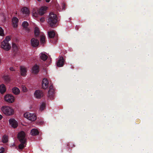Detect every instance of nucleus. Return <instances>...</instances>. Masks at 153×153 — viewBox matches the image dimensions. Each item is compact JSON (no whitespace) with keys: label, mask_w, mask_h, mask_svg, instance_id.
I'll use <instances>...</instances> for the list:
<instances>
[{"label":"nucleus","mask_w":153,"mask_h":153,"mask_svg":"<svg viewBox=\"0 0 153 153\" xmlns=\"http://www.w3.org/2000/svg\"><path fill=\"white\" fill-rule=\"evenodd\" d=\"M50 0H45L47 2H50Z\"/></svg>","instance_id":"39"},{"label":"nucleus","mask_w":153,"mask_h":153,"mask_svg":"<svg viewBox=\"0 0 153 153\" xmlns=\"http://www.w3.org/2000/svg\"><path fill=\"white\" fill-rule=\"evenodd\" d=\"M18 138L21 143L19 145L18 148L20 149H22L26 145V138L25 132L23 131L19 132L18 134Z\"/></svg>","instance_id":"1"},{"label":"nucleus","mask_w":153,"mask_h":153,"mask_svg":"<svg viewBox=\"0 0 153 153\" xmlns=\"http://www.w3.org/2000/svg\"><path fill=\"white\" fill-rule=\"evenodd\" d=\"M45 36L41 35L40 36V41L41 43H44L45 42Z\"/></svg>","instance_id":"27"},{"label":"nucleus","mask_w":153,"mask_h":153,"mask_svg":"<svg viewBox=\"0 0 153 153\" xmlns=\"http://www.w3.org/2000/svg\"><path fill=\"white\" fill-rule=\"evenodd\" d=\"M43 94L42 91L40 90H36L34 93V96L37 99H40L43 96Z\"/></svg>","instance_id":"9"},{"label":"nucleus","mask_w":153,"mask_h":153,"mask_svg":"<svg viewBox=\"0 0 153 153\" xmlns=\"http://www.w3.org/2000/svg\"><path fill=\"white\" fill-rule=\"evenodd\" d=\"M30 42L31 46L33 47H37L39 45V41L37 39L33 38L31 39Z\"/></svg>","instance_id":"10"},{"label":"nucleus","mask_w":153,"mask_h":153,"mask_svg":"<svg viewBox=\"0 0 153 153\" xmlns=\"http://www.w3.org/2000/svg\"><path fill=\"white\" fill-rule=\"evenodd\" d=\"M62 9L64 10H65V3H63L62 4Z\"/></svg>","instance_id":"37"},{"label":"nucleus","mask_w":153,"mask_h":153,"mask_svg":"<svg viewBox=\"0 0 153 153\" xmlns=\"http://www.w3.org/2000/svg\"><path fill=\"white\" fill-rule=\"evenodd\" d=\"M3 78L4 81L7 82L8 83L10 80V76L8 75H4L3 76Z\"/></svg>","instance_id":"20"},{"label":"nucleus","mask_w":153,"mask_h":153,"mask_svg":"<svg viewBox=\"0 0 153 153\" xmlns=\"http://www.w3.org/2000/svg\"><path fill=\"white\" fill-rule=\"evenodd\" d=\"M38 0V1H41V0Z\"/></svg>","instance_id":"40"},{"label":"nucleus","mask_w":153,"mask_h":153,"mask_svg":"<svg viewBox=\"0 0 153 153\" xmlns=\"http://www.w3.org/2000/svg\"><path fill=\"white\" fill-rule=\"evenodd\" d=\"M33 73L34 74L38 73L39 71V67L36 65H34L32 69Z\"/></svg>","instance_id":"15"},{"label":"nucleus","mask_w":153,"mask_h":153,"mask_svg":"<svg viewBox=\"0 0 153 153\" xmlns=\"http://www.w3.org/2000/svg\"><path fill=\"white\" fill-rule=\"evenodd\" d=\"M47 22L49 26L53 27H56L58 22V17L56 15L53 13H50L47 20Z\"/></svg>","instance_id":"2"},{"label":"nucleus","mask_w":153,"mask_h":153,"mask_svg":"<svg viewBox=\"0 0 153 153\" xmlns=\"http://www.w3.org/2000/svg\"><path fill=\"white\" fill-rule=\"evenodd\" d=\"M40 57L42 60L45 61L47 59L48 57L45 53H42L40 54Z\"/></svg>","instance_id":"18"},{"label":"nucleus","mask_w":153,"mask_h":153,"mask_svg":"<svg viewBox=\"0 0 153 153\" xmlns=\"http://www.w3.org/2000/svg\"><path fill=\"white\" fill-rule=\"evenodd\" d=\"M2 116L0 114V120L2 119Z\"/></svg>","instance_id":"38"},{"label":"nucleus","mask_w":153,"mask_h":153,"mask_svg":"<svg viewBox=\"0 0 153 153\" xmlns=\"http://www.w3.org/2000/svg\"><path fill=\"white\" fill-rule=\"evenodd\" d=\"M10 39V38L9 36H6L5 38V39L3 41H5L4 42H8Z\"/></svg>","instance_id":"32"},{"label":"nucleus","mask_w":153,"mask_h":153,"mask_svg":"<svg viewBox=\"0 0 153 153\" xmlns=\"http://www.w3.org/2000/svg\"><path fill=\"white\" fill-rule=\"evenodd\" d=\"M1 110L3 112L7 115H13L14 113V110L12 108L7 106H4L2 107Z\"/></svg>","instance_id":"3"},{"label":"nucleus","mask_w":153,"mask_h":153,"mask_svg":"<svg viewBox=\"0 0 153 153\" xmlns=\"http://www.w3.org/2000/svg\"><path fill=\"white\" fill-rule=\"evenodd\" d=\"M47 9V7H42L39 9L38 10H33L32 13L34 16L37 17L38 14L41 15H43L45 13Z\"/></svg>","instance_id":"4"},{"label":"nucleus","mask_w":153,"mask_h":153,"mask_svg":"<svg viewBox=\"0 0 153 153\" xmlns=\"http://www.w3.org/2000/svg\"><path fill=\"white\" fill-rule=\"evenodd\" d=\"M4 100L6 102L11 103L14 101V97L12 95L8 94L6 95L4 97Z\"/></svg>","instance_id":"8"},{"label":"nucleus","mask_w":153,"mask_h":153,"mask_svg":"<svg viewBox=\"0 0 153 153\" xmlns=\"http://www.w3.org/2000/svg\"><path fill=\"white\" fill-rule=\"evenodd\" d=\"M65 60L63 57L60 56L58 61L56 63V65L58 67H62L64 65Z\"/></svg>","instance_id":"11"},{"label":"nucleus","mask_w":153,"mask_h":153,"mask_svg":"<svg viewBox=\"0 0 153 153\" xmlns=\"http://www.w3.org/2000/svg\"><path fill=\"white\" fill-rule=\"evenodd\" d=\"M52 90H51L50 91V90H49L48 93V97L51 99L53 98V97L54 94V90L52 89Z\"/></svg>","instance_id":"24"},{"label":"nucleus","mask_w":153,"mask_h":153,"mask_svg":"<svg viewBox=\"0 0 153 153\" xmlns=\"http://www.w3.org/2000/svg\"><path fill=\"white\" fill-rule=\"evenodd\" d=\"M4 151V149L3 147L0 148V153H3Z\"/></svg>","instance_id":"33"},{"label":"nucleus","mask_w":153,"mask_h":153,"mask_svg":"<svg viewBox=\"0 0 153 153\" xmlns=\"http://www.w3.org/2000/svg\"><path fill=\"white\" fill-rule=\"evenodd\" d=\"M49 37L51 39L50 42L53 44L55 43L57 41L56 37H55V33L54 31H51L48 32Z\"/></svg>","instance_id":"5"},{"label":"nucleus","mask_w":153,"mask_h":153,"mask_svg":"<svg viewBox=\"0 0 153 153\" xmlns=\"http://www.w3.org/2000/svg\"><path fill=\"white\" fill-rule=\"evenodd\" d=\"M12 48L13 52L16 53L18 49V48L17 45L15 43H13L12 44Z\"/></svg>","instance_id":"25"},{"label":"nucleus","mask_w":153,"mask_h":153,"mask_svg":"<svg viewBox=\"0 0 153 153\" xmlns=\"http://www.w3.org/2000/svg\"><path fill=\"white\" fill-rule=\"evenodd\" d=\"M9 122L11 126L12 127L14 128H16L18 126L17 121L14 119H10Z\"/></svg>","instance_id":"12"},{"label":"nucleus","mask_w":153,"mask_h":153,"mask_svg":"<svg viewBox=\"0 0 153 153\" xmlns=\"http://www.w3.org/2000/svg\"><path fill=\"white\" fill-rule=\"evenodd\" d=\"M45 108V102H43L41 104L40 107V110L41 111L44 110Z\"/></svg>","instance_id":"28"},{"label":"nucleus","mask_w":153,"mask_h":153,"mask_svg":"<svg viewBox=\"0 0 153 153\" xmlns=\"http://www.w3.org/2000/svg\"><path fill=\"white\" fill-rule=\"evenodd\" d=\"M2 140L3 143H7L8 141L7 136L6 135H4L3 137Z\"/></svg>","instance_id":"29"},{"label":"nucleus","mask_w":153,"mask_h":153,"mask_svg":"<svg viewBox=\"0 0 153 153\" xmlns=\"http://www.w3.org/2000/svg\"><path fill=\"white\" fill-rule=\"evenodd\" d=\"M24 116L25 117L32 121H35L36 118L35 115L29 112L25 113L24 114Z\"/></svg>","instance_id":"6"},{"label":"nucleus","mask_w":153,"mask_h":153,"mask_svg":"<svg viewBox=\"0 0 153 153\" xmlns=\"http://www.w3.org/2000/svg\"><path fill=\"white\" fill-rule=\"evenodd\" d=\"M28 25V23L26 21H24L22 24V26L23 28H25L27 31H29L30 30L27 27Z\"/></svg>","instance_id":"22"},{"label":"nucleus","mask_w":153,"mask_h":153,"mask_svg":"<svg viewBox=\"0 0 153 153\" xmlns=\"http://www.w3.org/2000/svg\"><path fill=\"white\" fill-rule=\"evenodd\" d=\"M22 90L24 92H26L27 91V89L25 86L24 85H22Z\"/></svg>","instance_id":"31"},{"label":"nucleus","mask_w":153,"mask_h":153,"mask_svg":"<svg viewBox=\"0 0 153 153\" xmlns=\"http://www.w3.org/2000/svg\"><path fill=\"white\" fill-rule=\"evenodd\" d=\"M34 34L36 36H38L39 34V30L38 27H35L34 30Z\"/></svg>","instance_id":"26"},{"label":"nucleus","mask_w":153,"mask_h":153,"mask_svg":"<svg viewBox=\"0 0 153 153\" xmlns=\"http://www.w3.org/2000/svg\"><path fill=\"white\" fill-rule=\"evenodd\" d=\"M3 41L1 42V47L6 51H8L11 48V46L8 42H4Z\"/></svg>","instance_id":"7"},{"label":"nucleus","mask_w":153,"mask_h":153,"mask_svg":"<svg viewBox=\"0 0 153 153\" xmlns=\"http://www.w3.org/2000/svg\"><path fill=\"white\" fill-rule=\"evenodd\" d=\"M23 14L28 15L29 13V11L28 9L26 7H23L22 10Z\"/></svg>","instance_id":"23"},{"label":"nucleus","mask_w":153,"mask_h":153,"mask_svg":"<svg viewBox=\"0 0 153 153\" xmlns=\"http://www.w3.org/2000/svg\"><path fill=\"white\" fill-rule=\"evenodd\" d=\"M30 134L32 135L36 136L39 134V132L37 129L33 128L31 130Z\"/></svg>","instance_id":"17"},{"label":"nucleus","mask_w":153,"mask_h":153,"mask_svg":"<svg viewBox=\"0 0 153 153\" xmlns=\"http://www.w3.org/2000/svg\"><path fill=\"white\" fill-rule=\"evenodd\" d=\"M20 72L21 75L23 76H26L27 72V70L23 66H21L20 67Z\"/></svg>","instance_id":"14"},{"label":"nucleus","mask_w":153,"mask_h":153,"mask_svg":"<svg viewBox=\"0 0 153 153\" xmlns=\"http://www.w3.org/2000/svg\"><path fill=\"white\" fill-rule=\"evenodd\" d=\"M40 21L42 22H43L45 21V18L44 17L41 18L40 19Z\"/></svg>","instance_id":"36"},{"label":"nucleus","mask_w":153,"mask_h":153,"mask_svg":"<svg viewBox=\"0 0 153 153\" xmlns=\"http://www.w3.org/2000/svg\"><path fill=\"white\" fill-rule=\"evenodd\" d=\"M49 82L48 79L45 78L43 79L42 83V87L44 89L47 88L48 86Z\"/></svg>","instance_id":"13"},{"label":"nucleus","mask_w":153,"mask_h":153,"mask_svg":"<svg viewBox=\"0 0 153 153\" xmlns=\"http://www.w3.org/2000/svg\"><path fill=\"white\" fill-rule=\"evenodd\" d=\"M9 69L11 71H15V70L14 68L12 67H10V68Z\"/></svg>","instance_id":"34"},{"label":"nucleus","mask_w":153,"mask_h":153,"mask_svg":"<svg viewBox=\"0 0 153 153\" xmlns=\"http://www.w3.org/2000/svg\"><path fill=\"white\" fill-rule=\"evenodd\" d=\"M0 36H4V30L2 28L0 27Z\"/></svg>","instance_id":"30"},{"label":"nucleus","mask_w":153,"mask_h":153,"mask_svg":"<svg viewBox=\"0 0 153 153\" xmlns=\"http://www.w3.org/2000/svg\"><path fill=\"white\" fill-rule=\"evenodd\" d=\"M12 21L13 27H16L18 26V19L16 17H14L13 18Z\"/></svg>","instance_id":"16"},{"label":"nucleus","mask_w":153,"mask_h":153,"mask_svg":"<svg viewBox=\"0 0 153 153\" xmlns=\"http://www.w3.org/2000/svg\"><path fill=\"white\" fill-rule=\"evenodd\" d=\"M12 92L13 93L16 95H17L20 92L19 89L17 87H15L12 89Z\"/></svg>","instance_id":"21"},{"label":"nucleus","mask_w":153,"mask_h":153,"mask_svg":"<svg viewBox=\"0 0 153 153\" xmlns=\"http://www.w3.org/2000/svg\"><path fill=\"white\" fill-rule=\"evenodd\" d=\"M52 89H54L53 88V86L52 85H51L49 87V90H50V91L51 90H52Z\"/></svg>","instance_id":"35"},{"label":"nucleus","mask_w":153,"mask_h":153,"mask_svg":"<svg viewBox=\"0 0 153 153\" xmlns=\"http://www.w3.org/2000/svg\"><path fill=\"white\" fill-rule=\"evenodd\" d=\"M6 87L4 84H2L0 85V92L1 94H3L6 91Z\"/></svg>","instance_id":"19"}]
</instances>
